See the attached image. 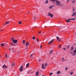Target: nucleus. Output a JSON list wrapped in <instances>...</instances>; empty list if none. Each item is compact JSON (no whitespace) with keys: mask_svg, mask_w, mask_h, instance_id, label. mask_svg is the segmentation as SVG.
<instances>
[{"mask_svg":"<svg viewBox=\"0 0 76 76\" xmlns=\"http://www.w3.org/2000/svg\"><path fill=\"white\" fill-rule=\"evenodd\" d=\"M74 53L76 54V50H75L73 52Z\"/></svg>","mask_w":76,"mask_h":76,"instance_id":"obj_25","label":"nucleus"},{"mask_svg":"<svg viewBox=\"0 0 76 76\" xmlns=\"http://www.w3.org/2000/svg\"><path fill=\"white\" fill-rule=\"evenodd\" d=\"M33 55L34 56V54H31L30 56V57H32V56Z\"/></svg>","mask_w":76,"mask_h":76,"instance_id":"obj_27","label":"nucleus"},{"mask_svg":"<svg viewBox=\"0 0 76 76\" xmlns=\"http://www.w3.org/2000/svg\"><path fill=\"white\" fill-rule=\"evenodd\" d=\"M29 42H27L26 43V47H27V46L29 45Z\"/></svg>","mask_w":76,"mask_h":76,"instance_id":"obj_17","label":"nucleus"},{"mask_svg":"<svg viewBox=\"0 0 76 76\" xmlns=\"http://www.w3.org/2000/svg\"><path fill=\"white\" fill-rule=\"evenodd\" d=\"M48 0H47L45 1V4H48Z\"/></svg>","mask_w":76,"mask_h":76,"instance_id":"obj_19","label":"nucleus"},{"mask_svg":"<svg viewBox=\"0 0 76 76\" xmlns=\"http://www.w3.org/2000/svg\"><path fill=\"white\" fill-rule=\"evenodd\" d=\"M56 39L59 42L61 41V40H60V38L58 37V36L56 37Z\"/></svg>","mask_w":76,"mask_h":76,"instance_id":"obj_8","label":"nucleus"},{"mask_svg":"<svg viewBox=\"0 0 76 76\" xmlns=\"http://www.w3.org/2000/svg\"><path fill=\"white\" fill-rule=\"evenodd\" d=\"M44 67V64H42V68L43 69H45L46 68Z\"/></svg>","mask_w":76,"mask_h":76,"instance_id":"obj_9","label":"nucleus"},{"mask_svg":"<svg viewBox=\"0 0 76 76\" xmlns=\"http://www.w3.org/2000/svg\"><path fill=\"white\" fill-rule=\"evenodd\" d=\"M76 12H74L72 15V16H76Z\"/></svg>","mask_w":76,"mask_h":76,"instance_id":"obj_7","label":"nucleus"},{"mask_svg":"<svg viewBox=\"0 0 76 76\" xmlns=\"http://www.w3.org/2000/svg\"><path fill=\"white\" fill-rule=\"evenodd\" d=\"M3 31V29H1V31Z\"/></svg>","mask_w":76,"mask_h":76,"instance_id":"obj_49","label":"nucleus"},{"mask_svg":"<svg viewBox=\"0 0 76 76\" xmlns=\"http://www.w3.org/2000/svg\"><path fill=\"white\" fill-rule=\"evenodd\" d=\"M18 23L19 24H22V22L21 21H20V22H19Z\"/></svg>","mask_w":76,"mask_h":76,"instance_id":"obj_28","label":"nucleus"},{"mask_svg":"<svg viewBox=\"0 0 76 76\" xmlns=\"http://www.w3.org/2000/svg\"><path fill=\"white\" fill-rule=\"evenodd\" d=\"M6 58H7V55H6Z\"/></svg>","mask_w":76,"mask_h":76,"instance_id":"obj_50","label":"nucleus"},{"mask_svg":"<svg viewBox=\"0 0 76 76\" xmlns=\"http://www.w3.org/2000/svg\"><path fill=\"white\" fill-rule=\"evenodd\" d=\"M33 39H35V37H33Z\"/></svg>","mask_w":76,"mask_h":76,"instance_id":"obj_37","label":"nucleus"},{"mask_svg":"<svg viewBox=\"0 0 76 76\" xmlns=\"http://www.w3.org/2000/svg\"><path fill=\"white\" fill-rule=\"evenodd\" d=\"M26 42L25 41V40H23V44H25Z\"/></svg>","mask_w":76,"mask_h":76,"instance_id":"obj_16","label":"nucleus"},{"mask_svg":"<svg viewBox=\"0 0 76 76\" xmlns=\"http://www.w3.org/2000/svg\"><path fill=\"white\" fill-rule=\"evenodd\" d=\"M12 45H13V46H14V45H15V44H14V43H11L10 44V46H12Z\"/></svg>","mask_w":76,"mask_h":76,"instance_id":"obj_15","label":"nucleus"},{"mask_svg":"<svg viewBox=\"0 0 76 76\" xmlns=\"http://www.w3.org/2000/svg\"><path fill=\"white\" fill-rule=\"evenodd\" d=\"M10 23V22L9 21H7L6 22L4 25H7V24H8V23Z\"/></svg>","mask_w":76,"mask_h":76,"instance_id":"obj_10","label":"nucleus"},{"mask_svg":"<svg viewBox=\"0 0 76 76\" xmlns=\"http://www.w3.org/2000/svg\"><path fill=\"white\" fill-rule=\"evenodd\" d=\"M72 2L73 3H75V1H72Z\"/></svg>","mask_w":76,"mask_h":76,"instance_id":"obj_31","label":"nucleus"},{"mask_svg":"<svg viewBox=\"0 0 76 76\" xmlns=\"http://www.w3.org/2000/svg\"><path fill=\"white\" fill-rule=\"evenodd\" d=\"M48 16H50L51 18H53V15L52 14H51L50 13V12H48Z\"/></svg>","mask_w":76,"mask_h":76,"instance_id":"obj_2","label":"nucleus"},{"mask_svg":"<svg viewBox=\"0 0 76 76\" xmlns=\"http://www.w3.org/2000/svg\"><path fill=\"white\" fill-rule=\"evenodd\" d=\"M75 54H72V56H75Z\"/></svg>","mask_w":76,"mask_h":76,"instance_id":"obj_45","label":"nucleus"},{"mask_svg":"<svg viewBox=\"0 0 76 76\" xmlns=\"http://www.w3.org/2000/svg\"><path fill=\"white\" fill-rule=\"evenodd\" d=\"M68 20L69 21H70V20H71V19H68Z\"/></svg>","mask_w":76,"mask_h":76,"instance_id":"obj_35","label":"nucleus"},{"mask_svg":"<svg viewBox=\"0 0 76 76\" xmlns=\"http://www.w3.org/2000/svg\"><path fill=\"white\" fill-rule=\"evenodd\" d=\"M63 50H64V51H65V50H66V48H63Z\"/></svg>","mask_w":76,"mask_h":76,"instance_id":"obj_42","label":"nucleus"},{"mask_svg":"<svg viewBox=\"0 0 76 76\" xmlns=\"http://www.w3.org/2000/svg\"><path fill=\"white\" fill-rule=\"evenodd\" d=\"M39 73V72H38V71L36 73V76H38V73Z\"/></svg>","mask_w":76,"mask_h":76,"instance_id":"obj_13","label":"nucleus"},{"mask_svg":"<svg viewBox=\"0 0 76 76\" xmlns=\"http://www.w3.org/2000/svg\"><path fill=\"white\" fill-rule=\"evenodd\" d=\"M53 73H50V76H51V75H53Z\"/></svg>","mask_w":76,"mask_h":76,"instance_id":"obj_29","label":"nucleus"},{"mask_svg":"<svg viewBox=\"0 0 76 76\" xmlns=\"http://www.w3.org/2000/svg\"><path fill=\"white\" fill-rule=\"evenodd\" d=\"M53 7L52 6H50V7H49V9H51Z\"/></svg>","mask_w":76,"mask_h":76,"instance_id":"obj_38","label":"nucleus"},{"mask_svg":"<svg viewBox=\"0 0 76 76\" xmlns=\"http://www.w3.org/2000/svg\"><path fill=\"white\" fill-rule=\"evenodd\" d=\"M74 45H76L75 43L74 44Z\"/></svg>","mask_w":76,"mask_h":76,"instance_id":"obj_46","label":"nucleus"},{"mask_svg":"<svg viewBox=\"0 0 76 76\" xmlns=\"http://www.w3.org/2000/svg\"><path fill=\"white\" fill-rule=\"evenodd\" d=\"M67 1H69V0H67Z\"/></svg>","mask_w":76,"mask_h":76,"instance_id":"obj_51","label":"nucleus"},{"mask_svg":"<svg viewBox=\"0 0 76 76\" xmlns=\"http://www.w3.org/2000/svg\"><path fill=\"white\" fill-rule=\"evenodd\" d=\"M9 50H10V51H12L13 53H15V50H13L12 48H10L9 49Z\"/></svg>","mask_w":76,"mask_h":76,"instance_id":"obj_3","label":"nucleus"},{"mask_svg":"<svg viewBox=\"0 0 76 76\" xmlns=\"http://www.w3.org/2000/svg\"><path fill=\"white\" fill-rule=\"evenodd\" d=\"M47 66V63H45V67H46Z\"/></svg>","mask_w":76,"mask_h":76,"instance_id":"obj_30","label":"nucleus"},{"mask_svg":"<svg viewBox=\"0 0 76 76\" xmlns=\"http://www.w3.org/2000/svg\"><path fill=\"white\" fill-rule=\"evenodd\" d=\"M50 1H56V0H50Z\"/></svg>","mask_w":76,"mask_h":76,"instance_id":"obj_33","label":"nucleus"},{"mask_svg":"<svg viewBox=\"0 0 76 76\" xmlns=\"http://www.w3.org/2000/svg\"><path fill=\"white\" fill-rule=\"evenodd\" d=\"M61 45H60L58 46V48H61Z\"/></svg>","mask_w":76,"mask_h":76,"instance_id":"obj_22","label":"nucleus"},{"mask_svg":"<svg viewBox=\"0 0 76 76\" xmlns=\"http://www.w3.org/2000/svg\"><path fill=\"white\" fill-rule=\"evenodd\" d=\"M22 70H23V66H21L20 68V72H22Z\"/></svg>","mask_w":76,"mask_h":76,"instance_id":"obj_6","label":"nucleus"},{"mask_svg":"<svg viewBox=\"0 0 76 76\" xmlns=\"http://www.w3.org/2000/svg\"><path fill=\"white\" fill-rule=\"evenodd\" d=\"M29 64H27L26 65V67H29Z\"/></svg>","mask_w":76,"mask_h":76,"instance_id":"obj_20","label":"nucleus"},{"mask_svg":"<svg viewBox=\"0 0 76 76\" xmlns=\"http://www.w3.org/2000/svg\"><path fill=\"white\" fill-rule=\"evenodd\" d=\"M2 68H5V69H6V68H7V66H6L5 65H3Z\"/></svg>","mask_w":76,"mask_h":76,"instance_id":"obj_11","label":"nucleus"},{"mask_svg":"<svg viewBox=\"0 0 76 76\" xmlns=\"http://www.w3.org/2000/svg\"><path fill=\"white\" fill-rule=\"evenodd\" d=\"M75 10L74 8H73V12H74L75 11Z\"/></svg>","mask_w":76,"mask_h":76,"instance_id":"obj_43","label":"nucleus"},{"mask_svg":"<svg viewBox=\"0 0 76 76\" xmlns=\"http://www.w3.org/2000/svg\"><path fill=\"white\" fill-rule=\"evenodd\" d=\"M34 19H35V18H36V17H34Z\"/></svg>","mask_w":76,"mask_h":76,"instance_id":"obj_47","label":"nucleus"},{"mask_svg":"<svg viewBox=\"0 0 76 76\" xmlns=\"http://www.w3.org/2000/svg\"><path fill=\"white\" fill-rule=\"evenodd\" d=\"M67 67H66L65 69V70H67Z\"/></svg>","mask_w":76,"mask_h":76,"instance_id":"obj_39","label":"nucleus"},{"mask_svg":"<svg viewBox=\"0 0 76 76\" xmlns=\"http://www.w3.org/2000/svg\"><path fill=\"white\" fill-rule=\"evenodd\" d=\"M0 57H1V56L0 55Z\"/></svg>","mask_w":76,"mask_h":76,"instance_id":"obj_56","label":"nucleus"},{"mask_svg":"<svg viewBox=\"0 0 76 76\" xmlns=\"http://www.w3.org/2000/svg\"><path fill=\"white\" fill-rule=\"evenodd\" d=\"M56 4L58 5V6H61V4H60V2L56 0Z\"/></svg>","mask_w":76,"mask_h":76,"instance_id":"obj_1","label":"nucleus"},{"mask_svg":"<svg viewBox=\"0 0 76 76\" xmlns=\"http://www.w3.org/2000/svg\"><path fill=\"white\" fill-rule=\"evenodd\" d=\"M75 18H72L71 19V20H75Z\"/></svg>","mask_w":76,"mask_h":76,"instance_id":"obj_32","label":"nucleus"},{"mask_svg":"<svg viewBox=\"0 0 76 76\" xmlns=\"http://www.w3.org/2000/svg\"><path fill=\"white\" fill-rule=\"evenodd\" d=\"M60 71H58L57 72V75H59V74H60Z\"/></svg>","mask_w":76,"mask_h":76,"instance_id":"obj_18","label":"nucleus"},{"mask_svg":"<svg viewBox=\"0 0 76 76\" xmlns=\"http://www.w3.org/2000/svg\"><path fill=\"white\" fill-rule=\"evenodd\" d=\"M69 47H70V45H69L67 47H66V49H67H67H68V48H69Z\"/></svg>","mask_w":76,"mask_h":76,"instance_id":"obj_23","label":"nucleus"},{"mask_svg":"<svg viewBox=\"0 0 76 76\" xmlns=\"http://www.w3.org/2000/svg\"><path fill=\"white\" fill-rule=\"evenodd\" d=\"M72 52L71 53V54H72Z\"/></svg>","mask_w":76,"mask_h":76,"instance_id":"obj_52","label":"nucleus"},{"mask_svg":"<svg viewBox=\"0 0 76 76\" xmlns=\"http://www.w3.org/2000/svg\"><path fill=\"white\" fill-rule=\"evenodd\" d=\"M73 50V47L72 46L71 48V51H72Z\"/></svg>","mask_w":76,"mask_h":76,"instance_id":"obj_24","label":"nucleus"},{"mask_svg":"<svg viewBox=\"0 0 76 76\" xmlns=\"http://www.w3.org/2000/svg\"><path fill=\"white\" fill-rule=\"evenodd\" d=\"M12 66H15V63H13L12 64Z\"/></svg>","mask_w":76,"mask_h":76,"instance_id":"obj_34","label":"nucleus"},{"mask_svg":"<svg viewBox=\"0 0 76 76\" xmlns=\"http://www.w3.org/2000/svg\"><path fill=\"white\" fill-rule=\"evenodd\" d=\"M42 45H40V48H42Z\"/></svg>","mask_w":76,"mask_h":76,"instance_id":"obj_41","label":"nucleus"},{"mask_svg":"<svg viewBox=\"0 0 76 76\" xmlns=\"http://www.w3.org/2000/svg\"><path fill=\"white\" fill-rule=\"evenodd\" d=\"M5 45H6V43H2L1 44V47H4Z\"/></svg>","mask_w":76,"mask_h":76,"instance_id":"obj_12","label":"nucleus"},{"mask_svg":"<svg viewBox=\"0 0 76 76\" xmlns=\"http://www.w3.org/2000/svg\"><path fill=\"white\" fill-rule=\"evenodd\" d=\"M11 39H13V38H12Z\"/></svg>","mask_w":76,"mask_h":76,"instance_id":"obj_48","label":"nucleus"},{"mask_svg":"<svg viewBox=\"0 0 76 76\" xmlns=\"http://www.w3.org/2000/svg\"><path fill=\"white\" fill-rule=\"evenodd\" d=\"M73 74V72H71L70 73V75H72Z\"/></svg>","mask_w":76,"mask_h":76,"instance_id":"obj_26","label":"nucleus"},{"mask_svg":"<svg viewBox=\"0 0 76 76\" xmlns=\"http://www.w3.org/2000/svg\"><path fill=\"white\" fill-rule=\"evenodd\" d=\"M66 22H70V21H69L67 20H66Z\"/></svg>","mask_w":76,"mask_h":76,"instance_id":"obj_40","label":"nucleus"},{"mask_svg":"<svg viewBox=\"0 0 76 76\" xmlns=\"http://www.w3.org/2000/svg\"><path fill=\"white\" fill-rule=\"evenodd\" d=\"M54 42V39H52L51 41H50L48 44V45H50V44H51V43L53 42Z\"/></svg>","mask_w":76,"mask_h":76,"instance_id":"obj_4","label":"nucleus"},{"mask_svg":"<svg viewBox=\"0 0 76 76\" xmlns=\"http://www.w3.org/2000/svg\"><path fill=\"white\" fill-rule=\"evenodd\" d=\"M75 49H76V48H75Z\"/></svg>","mask_w":76,"mask_h":76,"instance_id":"obj_54","label":"nucleus"},{"mask_svg":"<svg viewBox=\"0 0 76 76\" xmlns=\"http://www.w3.org/2000/svg\"><path fill=\"white\" fill-rule=\"evenodd\" d=\"M12 41L13 43L16 44L18 42V41L17 40H14V39H12Z\"/></svg>","mask_w":76,"mask_h":76,"instance_id":"obj_5","label":"nucleus"},{"mask_svg":"<svg viewBox=\"0 0 76 76\" xmlns=\"http://www.w3.org/2000/svg\"><path fill=\"white\" fill-rule=\"evenodd\" d=\"M64 57L62 59V61H65V60H64Z\"/></svg>","mask_w":76,"mask_h":76,"instance_id":"obj_21","label":"nucleus"},{"mask_svg":"<svg viewBox=\"0 0 76 76\" xmlns=\"http://www.w3.org/2000/svg\"><path fill=\"white\" fill-rule=\"evenodd\" d=\"M39 34H40V33H41V31H39Z\"/></svg>","mask_w":76,"mask_h":76,"instance_id":"obj_44","label":"nucleus"},{"mask_svg":"<svg viewBox=\"0 0 76 76\" xmlns=\"http://www.w3.org/2000/svg\"><path fill=\"white\" fill-rule=\"evenodd\" d=\"M37 42H39V39H38L37 38Z\"/></svg>","mask_w":76,"mask_h":76,"instance_id":"obj_36","label":"nucleus"},{"mask_svg":"<svg viewBox=\"0 0 76 76\" xmlns=\"http://www.w3.org/2000/svg\"><path fill=\"white\" fill-rule=\"evenodd\" d=\"M28 13H29V12H28Z\"/></svg>","mask_w":76,"mask_h":76,"instance_id":"obj_55","label":"nucleus"},{"mask_svg":"<svg viewBox=\"0 0 76 76\" xmlns=\"http://www.w3.org/2000/svg\"><path fill=\"white\" fill-rule=\"evenodd\" d=\"M42 76H44V75H42Z\"/></svg>","mask_w":76,"mask_h":76,"instance_id":"obj_53","label":"nucleus"},{"mask_svg":"<svg viewBox=\"0 0 76 76\" xmlns=\"http://www.w3.org/2000/svg\"><path fill=\"white\" fill-rule=\"evenodd\" d=\"M53 53V50H51L49 52V54H52V53Z\"/></svg>","mask_w":76,"mask_h":76,"instance_id":"obj_14","label":"nucleus"}]
</instances>
